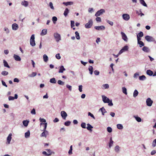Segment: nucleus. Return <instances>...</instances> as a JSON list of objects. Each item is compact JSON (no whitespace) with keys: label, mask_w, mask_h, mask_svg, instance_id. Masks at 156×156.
<instances>
[{"label":"nucleus","mask_w":156,"mask_h":156,"mask_svg":"<svg viewBox=\"0 0 156 156\" xmlns=\"http://www.w3.org/2000/svg\"><path fill=\"white\" fill-rule=\"evenodd\" d=\"M40 125L41 126H44V128H43L42 130V131H44L41 134V137L44 136L46 137L47 135L48 134V132L46 130L47 126V123H41Z\"/></svg>","instance_id":"nucleus-1"},{"label":"nucleus","mask_w":156,"mask_h":156,"mask_svg":"<svg viewBox=\"0 0 156 156\" xmlns=\"http://www.w3.org/2000/svg\"><path fill=\"white\" fill-rule=\"evenodd\" d=\"M102 101L104 103H108V105L109 106H112L113 105V104L112 100H110L108 98L104 95H102Z\"/></svg>","instance_id":"nucleus-2"},{"label":"nucleus","mask_w":156,"mask_h":156,"mask_svg":"<svg viewBox=\"0 0 156 156\" xmlns=\"http://www.w3.org/2000/svg\"><path fill=\"white\" fill-rule=\"evenodd\" d=\"M145 40L148 42H154L155 43H156V41L155 39L152 37L147 35L145 37Z\"/></svg>","instance_id":"nucleus-3"},{"label":"nucleus","mask_w":156,"mask_h":156,"mask_svg":"<svg viewBox=\"0 0 156 156\" xmlns=\"http://www.w3.org/2000/svg\"><path fill=\"white\" fill-rule=\"evenodd\" d=\"M34 39V35L32 34L30 37V45L33 47L35 45Z\"/></svg>","instance_id":"nucleus-4"},{"label":"nucleus","mask_w":156,"mask_h":156,"mask_svg":"<svg viewBox=\"0 0 156 156\" xmlns=\"http://www.w3.org/2000/svg\"><path fill=\"white\" fill-rule=\"evenodd\" d=\"M54 36L57 42H58L61 40V36L60 34L58 33H54Z\"/></svg>","instance_id":"nucleus-5"},{"label":"nucleus","mask_w":156,"mask_h":156,"mask_svg":"<svg viewBox=\"0 0 156 156\" xmlns=\"http://www.w3.org/2000/svg\"><path fill=\"white\" fill-rule=\"evenodd\" d=\"M105 10L104 9H101L95 13V16L96 17L100 16L102 15L103 13L105 12Z\"/></svg>","instance_id":"nucleus-6"},{"label":"nucleus","mask_w":156,"mask_h":156,"mask_svg":"<svg viewBox=\"0 0 156 156\" xmlns=\"http://www.w3.org/2000/svg\"><path fill=\"white\" fill-rule=\"evenodd\" d=\"M122 19L125 20L127 21L130 19V16L127 13L123 14L122 15Z\"/></svg>","instance_id":"nucleus-7"},{"label":"nucleus","mask_w":156,"mask_h":156,"mask_svg":"<svg viewBox=\"0 0 156 156\" xmlns=\"http://www.w3.org/2000/svg\"><path fill=\"white\" fill-rule=\"evenodd\" d=\"M128 49V47L127 45H125L120 51L119 52V55H120L123 52L127 51Z\"/></svg>","instance_id":"nucleus-8"},{"label":"nucleus","mask_w":156,"mask_h":156,"mask_svg":"<svg viewBox=\"0 0 156 156\" xmlns=\"http://www.w3.org/2000/svg\"><path fill=\"white\" fill-rule=\"evenodd\" d=\"M92 24L93 21L91 20H89L88 22L85 24V27L87 29L90 28L92 26Z\"/></svg>","instance_id":"nucleus-9"},{"label":"nucleus","mask_w":156,"mask_h":156,"mask_svg":"<svg viewBox=\"0 0 156 156\" xmlns=\"http://www.w3.org/2000/svg\"><path fill=\"white\" fill-rule=\"evenodd\" d=\"M61 115L62 119L64 120L66 119V118L68 115L66 112L64 111H62L61 112Z\"/></svg>","instance_id":"nucleus-10"},{"label":"nucleus","mask_w":156,"mask_h":156,"mask_svg":"<svg viewBox=\"0 0 156 156\" xmlns=\"http://www.w3.org/2000/svg\"><path fill=\"white\" fill-rule=\"evenodd\" d=\"M153 102L150 98H148L146 101L147 105L149 106H151L152 105Z\"/></svg>","instance_id":"nucleus-11"},{"label":"nucleus","mask_w":156,"mask_h":156,"mask_svg":"<svg viewBox=\"0 0 156 156\" xmlns=\"http://www.w3.org/2000/svg\"><path fill=\"white\" fill-rule=\"evenodd\" d=\"M121 34L122 36V39L125 41L127 42L128 38L126 34L122 32H121Z\"/></svg>","instance_id":"nucleus-12"},{"label":"nucleus","mask_w":156,"mask_h":156,"mask_svg":"<svg viewBox=\"0 0 156 156\" xmlns=\"http://www.w3.org/2000/svg\"><path fill=\"white\" fill-rule=\"evenodd\" d=\"M94 28L98 30H104L105 29V27L103 26H95L94 27Z\"/></svg>","instance_id":"nucleus-13"},{"label":"nucleus","mask_w":156,"mask_h":156,"mask_svg":"<svg viewBox=\"0 0 156 156\" xmlns=\"http://www.w3.org/2000/svg\"><path fill=\"white\" fill-rule=\"evenodd\" d=\"M120 147L118 145L114 147V151L117 153H119L120 151Z\"/></svg>","instance_id":"nucleus-14"},{"label":"nucleus","mask_w":156,"mask_h":156,"mask_svg":"<svg viewBox=\"0 0 156 156\" xmlns=\"http://www.w3.org/2000/svg\"><path fill=\"white\" fill-rule=\"evenodd\" d=\"M12 133H10L7 138V143L8 144H10V141L12 138Z\"/></svg>","instance_id":"nucleus-15"},{"label":"nucleus","mask_w":156,"mask_h":156,"mask_svg":"<svg viewBox=\"0 0 156 156\" xmlns=\"http://www.w3.org/2000/svg\"><path fill=\"white\" fill-rule=\"evenodd\" d=\"M142 50L144 51L146 53H148L150 51V50L149 48L145 46H144L142 48Z\"/></svg>","instance_id":"nucleus-16"},{"label":"nucleus","mask_w":156,"mask_h":156,"mask_svg":"<svg viewBox=\"0 0 156 156\" xmlns=\"http://www.w3.org/2000/svg\"><path fill=\"white\" fill-rule=\"evenodd\" d=\"M18 27V26L16 23H14L12 25V28L13 30H17Z\"/></svg>","instance_id":"nucleus-17"},{"label":"nucleus","mask_w":156,"mask_h":156,"mask_svg":"<svg viewBox=\"0 0 156 156\" xmlns=\"http://www.w3.org/2000/svg\"><path fill=\"white\" fill-rule=\"evenodd\" d=\"M133 117L138 122H140L142 121L141 119L138 115H133Z\"/></svg>","instance_id":"nucleus-18"},{"label":"nucleus","mask_w":156,"mask_h":156,"mask_svg":"<svg viewBox=\"0 0 156 156\" xmlns=\"http://www.w3.org/2000/svg\"><path fill=\"white\" fill-rule=\"evenodd\" d=\"M65 70H66V69L64 68L63 66H61L59 67L58 73H63V71Z\"/></svg>","instance_id":"nucleus-19"},{"label":"nucleus","mask_w":156,"mask_h":156,"mask_svg":"<svg viewBox=\"0 0 156 156\" xmlns=\"http://www.w3.org/2000/svg\"><path fill=\"white\" fill-rule=\"evenodd\" d=\"M29 122V120H23V124L24 125V126L25 127H27L28 126V125Z\"/></svg>","instance_id":"nucleus-20"},{"label":"nucleus","mask_w":156,"mask_h":156,"mask_svg":"<svg viewBox=\"0 0 156 156\" xmlns=\"http://www.w3.org/2000/svg\"><path fill=\"white\" fill-rule=\"evenodd\" d=\"M13 57L16 61H20L21 60L20 57L18 55L14 54Z\"/></svg>","instance_id":"nucleus-21"},{"label":"nucleus","mask_w":156,"mask_h":156,"mask_svg":"<svg viewBox=\"0 0 156 156\" xmlns=\"http://www.w3.org/2000/svg\"><path fill=\"white\" fill-rule=\"evenodd\" d=\"M63 4L66 6H68V5H71L73 4V2H63Z\"/></svg>","instance_id":"nucleus-22"},{"label":"nucleus","mask_w":156,"mask_h":156,"mask_svg":"<svg viewBox=\"0 0 156 156\" xmlns=\"http://www.w3.org/2000/svg\"><path fill=\"white\" fill-rule=\"evenodd\" d=\"M21 4L24 6L27 7L28 5V2L27 1H23L22 2Z\"/></svg>","instance_id":"nucleus-23"},{"label":"nucleus","mask_w":156,"mask_h":156,"mask_svg":"<svg viewBox=\"0 0 156 156\" xmlns=\"http://www.w3.org/2000/svg\"><path fill=\"white\" fill-rule=\"evenodd\" d=\"M114 141L112 140V137L110 138V142L109 143V147L110 148L113 145Z\"/></svg>","instance_id":"nucleus-24"},{"label":"nucleus","mask_w":156,"mask_h":156,"mask_svg":"<svg viewBox=\"0 0 156 156\" xmlns=\"http://www.w3.org/2000/svg\"><path fill=\"white\" fill-rule=\"evenodd\" d=\"M146 73L147 75L150 76H151L153 74V72L150 69L147 70V71Z\"/></svg>","instance_id":"nucleus-25"},{"label":"nucleus","mask_w":156,"mask_h":156,"mask_svg":"<svg viewBox=\"0 0 156 156\" xmlns=\"http://www.w3.org/2000/svg\"><path fill=\"white\" fill-rule=\"evenodd\" d=\"M3 63L4 66L5 67H6L8 68H10V67L9 66V65L7 62L5 60H3Z\"/></svg>","instance_id":"nucleus-26"},{"label":"nucleus","mask_w":156,"mask_h":156,"mask_svg":"<svg viewBox=\"0 0 156 156\" xmlns=\"http://www.w3.org/2000/svg\"><path fill=\"white\" fill-rule=\"evenodd\" d=\"M47 33V30L46 29H44L42 30L40 34L41 36H44Z\"/></svg>","instance_id":"nucleus-27"},{"label":"nucleus","mask_w":156,"mask_h":156,"mask_svg":"<svg viewBox=\"0 0 156 156\" xmlns=\"http://www.w3.org/2000/svg\"><path fill=\"white\" fill-rule=\"evenodd\" d=\"M30 135V132L29 130H28L27 132L25 133V137L26 138H27L29 137Z\"/></svg>","instance_id":"nucleus-28"},{"label":"nucleus","mask_w":156,"mask_h":156,"mask_svg":"<svg viewBox=\"0 0 156 156\" xmlns=\"http://www.w3.org/2000/svg\"><path fill=\"white\" fill-rule=\"evenodd\" d=\"M88 70L90 71V75H92L93 73V68L91 66H89L88 68Z\"/></svg>","instance_id":"nucleus-29"},{"label":"nucleus","mask_w":156,"mask_h":156,"mask_svg":"<svg viewBox=\"0 0 156 156\" xmlns=\"http://www.w3.org/2000/svg\"><path fill=\"white\" fill-rule=\"evenodd\" d=\"M87 125V126L86 127V128L87 129L89 130L92 131V130L91 129L93 128V127L89 123H88Z\"/></svg>","instance_id":"nucleus-30"},{"label":"nucleus","mask_w":156,"mask_h":156,"mask_svg":"<svg viewBox=\"0 0 156 156\" xmlns=\"http://www.w3.org/2000/svg\"><path fill=\"white\" fill-rule=\"evenodd\" d=\"M69 12V10L68 8H66L64 12V15L66 17Z\"/></svg>","instance_id":"nucleus-31"},{"label":"nucleus","mask_w":156,"mask_h":156,"mask_svg":"<svg viewBox=\"0 0 156 156\" xmlns=\"http://www.w3.org/2000/svg\"><path fill=\"white\" fill-rule=\"evenodd\" d=\"M76 37L77 40H79L80 39L79 34L77 31H76L75 32Z\"/></svg>","instance_id":"nucleus-32"},{"label":"nucleus","mask_w":156,"mask_h":156,"mask_svg":"<svg viewBox=\"0 0 156 156\" xmlns=\"http://www.w3.org/2000/svg\"><path fill=\"white\" fill-rule=\"evenodd\" d=\"M138 92L136 90H135L133 93V97L134 98L136 97L138 95Z\"/></svg>","instance_id":"nucleus-33"},{"label":"nucleus","mask_w":156,"mask_h":156,"mask_svg":"<svg viewBox=\"0 0 156 156\" xmlns=\"http://www.w3.org/2000/svg\"><path fill=\"white\" fill-rule=\"evenodd\" d=\"M139 79L140 80L143 81L146 80V77L144 75H143L139 77Z\"/></svg>","instance_id":"nucleus-34"},{"label":"nucleus","mask_w":156,"mask_h":156,"mask_svg":"<svg viewBox=\"0 0 156 156\" xmlns=\"http://www.w3.org/2000/svg\"><path fill=\"white\" fill-rule=\"evenodd\" d=\"M43 59L44 61L45 62H46L48 61V56L45 54H44L43 56Z\"/></svg>","instance_id":"nucleus-35"},{"label":"nucleus","mask_w":156,"mask_h":156,"mask_svg":"<svg viewBox=\"0 0 156 156\" xmlns=\"http://www.w3.org/2000/svg\"><path fill=\"white\" fill-rule=\"evenodd\" d=\"M122 91L124 94L126 95L127 94V89L125 87H123L122 88Z\"/></svg>","instance_id":"nucleus-36"},{"label":"nucleus","mask_w":156,"mask_h":156,"mask_svg":"<svg viewBox=\"0 0 156 156\" xmlns=\"http://www.w3.org/2000/svg\"><path fill=\"white\" fill-rule=\"evenodd\" d=\"M140 3L143 6L147 7V4L145 2V1H144V0H140Z\"/></svg>","instance_id":"nucleus-37"},{"label":"nucleus","mask_w":156,"mask_h":156,"mask_svg":"<svg viewBox=\"0 0 156 156\" xmlns=\"http://www.w3.org/2000/svg\"><path fill=\"white\" fill-rule=\"evenodd\" d=\"M37 75V73L36 72H32V74L28 75V76L30 77H34Z\"/></svg>","instance_id":"nucleus-38"},{"label":"nucleus","mask_w":156,"mask_h":156,"mask_svg":"<svg viewBox=\"0 0 156 156\" xmlns=\"http://www.w3.org/2000/svg\"><path fill=\"white\" fill-rule=\"evenodd\" d=\"M117 128L119 129H123V126L121 124H118L117 125Z\"/></svg>","instance_id":"nucleus-39"},{"label":"nucleus","mask_w":156,"mask_h":156,"mask_svg":"<svg viewBox=\"0 0 156 156\" xmlns=\"http://www.w3.org/2000/svg\"><path fill=\"white\" fill-rule=\"evenodd\" d=\"M50 82L51 83H56V81L55 78H53L50 79Z\"/></svg>","instance_id":"nucleus-40"},{"label":"nucleus","mask_w":156,"mask_h":156,"mask_svg":"<svg viewBox=\"0 0 156 156\" xmlns=\"http://www.w3.org/2000/svg\"><path fill=\"white\" fill-rule=\"evenodd\" d=\"M109 86L108 84H105L102 85V88L103 89H108L109 88Z\"/></svg>","instance_id":"nucleus-41"},{"label":"nucleus","mask_w":156,"mask_h":156,"mask_svg":"<svg viewBox=\"0 0 156 156\" xmlns=\"http://www.w3.org/2000/svg\"><path fill=\"white\" fill-rule=\"evenodd\" d=\"M39 120L40 122H41V123H46V120L45 119L42 118H40L39 119Z\"/></svg>","instance_id":"nucleus-42"},{"label":"nucleus","mask_w":156,"mask_h":156,"mask_svg":"<svg viewBox=\"0 0 156 156\" xmlns=\"http://www.w3.org/2000/svg\"><path fill=\"white\" fill-rule=\"evenodd\" d=\"M137 44L139 45L140 47H141L142 46H144V44L142 41H140L139 42H137Z\"/></svg>","instance_id":"nucleus-43"},{"label":"nucleus","mask_w":156,"mask_h":156,"mask_svg":"<svg viewBox=\"0 0 156 156\" xmlns=\"http://www.w3.org/2000/svg\"><path fill=\"white\" fill-rule=\"evenodd\" d=\"M57 20V18L56 16H53L52 18V20L54 24H55L56 23V22Z\"/></svg>","instance_id":"nucleus-44"},{"label":"nucleus","mask_w":156,"mask_h":156,"mask_svg":"<svg viewBox=\"0 0 156 156\" xmlns=\"http://www.w3.org/2000/svg\"><path fill=\"white\" fill-rule=\"evenodd\" d=\"M144 35L143 33L142 32L140 31L138 34H137V36H138V37H143Z\"/></svg>","instance_id":"nucleus-45"},{"label":"nucleus","mask_w":156,"mask_h":156,"mask_svg":"<svg viewBox=\"0 0 156 156\" xmlns=\"http://www.w3.org/2000/svg\"><path fill=\"white\" fill-rule=\"evenodd\" d=\"M72 145H71L70 147V149L68 151V154H72Z\"/></svg>","instance_id":"nucleus-46"},{"label":"nucleus","mask_w":156,"mask_h":156,"mask_svg":"<svg viewBox=\"0 0 156 156\" xmlns=\"http://www.w3.org/2000/svg\"><path fill=\"white\" fill-rule=\"evenodd\" d=\"M1 74L3 76H6L8 75V73L5 71H3L2 72Z\"/></svg>","instance_id":"nucleus-47"},{"label":"nucleus","mask_w":156,"mask_h":156,"mask_svg":"<svg viewBox=\"0 0 156 156\" xmlns=\"http://www.w3.org/2000/svg\"><path fill=\"white\" fill-rule=\"evenodd\" d=\"M81 126L83 128L85 129L86 128V124L85 122H82L81 124Z\"/></svg>","instance_id":"nucleus-48"},{"label":"nucleus","mask_w":156,"mask_h":156,"mask_svg":"<svg viewBox=\"0 0 156 156\" xmlns=\"http://www.w3.org/2000/svg\"><path fill=\"white\" fill-rule=\"evenodd\" d=\"M42 153L43 154L45 155L46 156H49L51 154V153H47L45 151H43Z\"/></svg>","instance_id":"nucleus-49"},{"label":"nucleus","mask_w":156,"mask_h":156,"mask_svg":"<svg viewBox=\"0 0 156 156\" xmlns=\"http://www.w3.org/2000/svg\"><path fill=\"white\" fill-rule=\"evenodd\" d=\"M152 146L153 147H154L156 146V139H154L153 141Z\"/></svg>","instance_id":"nucleus-50"},{"label":"nucleus","mask_w":156,"mask_h":156,"mask_svg":"<svg viewBox=\"0 0 156 156\" xmlns=\"http://www.w3.org/2000/svg\"><path fill=\"white\" fill-rule=\"evenodd\" d=\"M71 123V122L70 121H67L65 122L64 123V125L66 126H69Z\"/></svg>","instance_id":"nucleus-51"},{"label":"nucleus","mask_w":156,"mask_h":156,"mask_svg":"<svg viewBox=\"0 0 156 156\" xmlns=\"http://www.w3.org/2000/svg\"><path fill=\"white\" fill-rule=\"evenodd\" d=\"M58 83L59 85H62L64 84V83L60 80H59L58 81Z\"/></svg>","instance_id":"nucleus-52"},{"label":"nucleus","mask_w":156,"mask_h":156,"mask_svg":"<svg viewBox=\"0 0 156 156\" xmlns=\"http://www.w3.org/2000/svg\"><path fill=\"white\" fill-rule=\"evenodd\" d=\"M4 30L6 32V34H8L9 33V30L8 28L7 27H5L4 28Z\"/></svg>","instance_id":"nucleus-53"},{"label":"nucleus","mask_w":156,"mask_h":156,"mask_svg":"<svg viewBox=\"0 0 156 156\" xmlns=\"http://www.w3.org/2000/svg\"><path fill=\"white\" fill-rule=\"evenodd\" d=\"M88 116H90L92 118L94 119H95L94 115L93 114H92V113H91L90 112H88Z\"/></svg>","instance_id":"nucleus-54"},{"label":"nucleus","mask_w":156,"mask_h":156,"mask_svg":"<svg viewBox=\"0 0 156 156\" xmlns=\"http://www.w3.org/2000/svg\"><path fill=\"white\" fill-rule=\"evenodd\" d=\"M107 130L108 132L110 133L112 131V129L111 127H108L107 128Z\"/></svg>","instance_id":"nucleus-55"},{"label":"nucleus","mask_w":156,"mask_h":156,"mask_svg":"<svg viewBox=\"0 0 156 156\" xmlns=\"http://www.w3.org/2000/svg\"><path fill=\"white\" fill-rule=\"evenodd\" d=\"M66 87L69 90L71 91L72 90V87L71 86L68 85L67 84L66 85Z\"/></svg>","instance_id":"nucleus-56"},{"label":"nucleus","mask_w":156,"mask_h":156,"mask_svg":"<svg viewBox=\"0 0 156 156\" xmlns=\"http://www.w3.org/2000/svg\"><path fill=\"white\" fill-rule=\"evenodd\" d=\"M55 57L58 59H60L61 58V57L59 53L57 54L56 55Z\"/></svg>","instance_id":"nucleus-57"},{"label":"nucleus","mask_w":156,"mask_h":156,"mask_svg":"<svg viewBox=\"0 0 156 156\" xmlns=\"http://www.w3.org/2000/svg\"><path fill=\"white\" fill-rule=\"evenodd\" d=\"M139 76V74L137 73H135L133 75V77L135 78H137Z\"/></svg>","instance_id":"nucleus-58"},{"label":"nucleus","mask_w":156,"mask_h":156,"mask_svg":"<svg viewBox=\"0 0 156 156\" xmlns=\"http://www.w3.org/2000/svg\"><path fill=\"white\" fill-rule=\"evenodd\" d=\"M94 73L95 75L97 76L99 75L100 73L98 71L95 70L94 71Z\"/></svg>","instance_id":"nucleus-59"},{"label":"nucleus","mask_w":156,"mask_h":156,"mask_svg":"<svg viewBox=\"0 0 156 156\" xmlns=\"http://www.w3.org/2000/svg\"><path fill=\"white\" fill-rule=\"evenodd\" d=\"M106 21L110 25H111V26H113V23L112 21L108 20H107Z\"/></svg>","instance_id":"nucleus-60"},{"label":"nucleus","mask_w":156,"mask_h":156,"mask_svg":"<svg viewBox=\"0 0 156 156\" xmlns=\"http://www.w3.org/2000/svg\"><path fill=\"white\" fill-rule=\"evenodd\" d=\"M74 21H71V26L72 28H73L75 26Z\"/></svg>","instance_id":"nucleus-61"},{"label":"nucleus","mask_w":156,"mask_h":156,"mask_svg":"<svg viewBox=\"0 0 156 156\" xmlns=\"http://www.w3.org/2000/svg\"><path fill=\"white\" fill-rule=\"evenodd\" d=\"M49 5L50 7L52 9H54V7L53 5V4L51 2H50L49 3Z\"/></svg>","instance_id":"nucleus-62"},{"label":"nucleus","mask_w":156,"mask_h":156,"mask_svg":"<svg viewBox=\"0 0 156 156\" xmlns=\"http://www.w3.org/2000/svg\"><path fill=\"white\" fill-rule=\"evenodd\" d=\"M31 113L33 115H35L36 114L35 110L34 108H33L31 111Z\"/></svg>","instance_id":"nucleus-63"},{"label":"nucleus","mask_w":156,"mask_h":156,"mask_svg":"<svg viewBox=\"0 0 156 156\" xmlns=\"http://www.w3.org/2000/svg\"><path fill=\"white\" fill-rule=\"evenodd\" d=\"M82 87L83 86L82 85H79V90L80 92H81L82 91Z\"/></svg>","instance_id":"nucleus-64"}]
</instances>
